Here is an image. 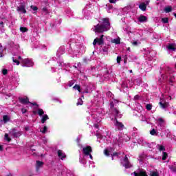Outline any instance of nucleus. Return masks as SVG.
<instances>
[{
  "label": "nucleus",
  "instance_id": "obj_1",
  "mask_svg": "<svg viewBox=\"0 0 176 176\" xmlns=\"http://www.w3.org/2000/svg\"><path fill=\"white\" fill-rule=\"evenodd\" d=\"M102 21V24H98L94 26L95 32L102 34V32H105L111 30V23L109 22V19L104 18Z\"/></svg>",
  "mask_w": 176,
  "mask_h": 176
},
{
  "label": "nucleus",
  "instance_id": "obj_2",
  "mask_svg": "<svg viewBox=\"0 0 176 176\" xmlns=\"http://www.w3.org/2000/svg\"><path fill=\"white\" fill-rule=\"evenodd\" d=\"M21 64H22V67H26L30 68V67H34V62L30 58H24L22 59Z\"/></svg>",
  "mask_w": 176,
  "mask_h": 176
},
{
  "label": "nucleus",
  "instance_id": "obj_3",
  "mask_svg": "<svg viewBox=\"0 0 176 176\" xmlns=\"http://www.w3.org/2000/svg\"><path fill=\"white\" fill-rule=\"evenodd\" d=\"M10 134H12L14 138H20L23 135V131H17L15 128L10 129Z\"/></svg>",
  "mask_w": 176,
  "mask_h": 176
},
{
  "label": "nucleus",
  "instance_id": "obj_4",
  "mask_svg": "<svg viewBox=\"0 0 176 176\" xmlns=\"http://www.w3.org/2000/svg\"><path fill=\"white\" fill-rule=\"evenodd\" d=\"M16 11L19 12V14H25V13H27L25 3H21V4L16 7Z\"/></svg>",
  "mask_w": 176,
  "mask_h": 176
},
{
  "label": "nucleus",
  "instance_id": "obj_5",
  "mask_svg": "<svg viewBox=\"0 0 176 176\" xmlns=\"http://www.w3.org/2000/svg\"><path fill=\"white\" fill-rule=\"evenodd\" d=\"M97 44L99 46H101V45H104V35L102 34L100 38H96L94 40V46H96V45Z\"/></svg>",
  "mask_w": 176,
  "mask_h": 176
},
{
  "label": "nucleus",
  "instance_id": "obj_6",
  "mask_svg": "<svg viewBox=\"0 0 176 176\" xmlns=\"http://www.w3.org/2000/svg\"><path fill=\"white\" fill-rule=\"evenodd\" d=\"M133 174L134 176H148V173L144 169H138V171H135Z\"/></svg>",
  "mask_w": 176,
  "mask_h": 176
},
{
  "label": "nucleus",
  "instance_id": "obj_7",
  "mask_svg": "<svg viewBox=\"0 0 176 176\" xmlns=\"http://www.w3.org/2000/svg\"><path fill=\"white\" fill-rule=\"evenodd\" d=\"M91 152H93V148H91L90 146H87L82 148V153L85 155V156H89Z\"/></svg>",
  "mask_w": 176,
  "mask_h": 176
},
{
  "label": "nucleus",
  "instance_id": "obj_8",
  "mask_svg": "<svg viewBox=\"0 0 176 176\" xmlns=\"http://www.w3.org/2000/svg\"><path fill=\"white\" fill-rule=\"evenodd\" d=\"M19 100L21 104H31V102H30V98H28L27 96H25L24 98L19 97Z\"/></svg>",
  "mask_w": 176,
  "mask_h": 176
},
{
  "label": "nucleus",
  "instance_id": "obj_9",
  "mask_svg": "<svg viewBox=\"0 0 176 176\" xmlns=\"http://www.w3.org/2000/svg\"><path fill=\"white\" fill-rule=\"evenodd\" d=\"M124 164H123V166L125 168H131V164H130V161L129 160V157H127V155H125L124 158Z\"/></svg>",
  "mask_w": 176,
  "mask_h": 176
},
{
  "label": "nucleus",
  "instance_id": "obj_10",
  "mask_svg": "<svg viewBox=\"0 0 176 176\" xmlns=\"http://www.w3.org/2000/svg\"><path fill=\"white\" fill-rule=\"evenodd\" d=\"M115 126H116V127L118 128V130H122L123 129V128L124 127V124H123V123L118 121V119L116 118V124Z\"/></svg>",
  "mask_w": 176,
  "mask_h": 176
},
{
  "label": "nucleus",
  "instance_id": "obj_11",
  "mask_svg": "<svg viewBox=\"0 0 176 176\" xmlns=\"http://www.w3.org/2000/svg\"><path fill=\"white\" fill-rule=\"evenodd\" d=\"M57 153H58V157H60V159H61V160H64V159H65V157H67V155H65V153L63 152L62 150H58Z\"/></svg>",
  "mask_w": 176,
  "mask_h": 176
},
{
  "label": "nucleus",
  "instance_id": "obj_12",
  "mask_svg": "<svg viewBox=\"0 0 176 176\" xmlns=\"http://www.w3.org/2000/svg\"><path fill=\"white\" fill-rule=\"evenodd\" d=\"M110 108L111 109H113V112L115 113V115H119V110L115 108V104H113V102L110 103Z\"/></svg>",
  "mask_w": 176,
  "mask_h": 176
},
{
  "label": "nucleus",
  "instance_id": "obj_13",
  "mask_svg": "<svg viewBox=\"0 0 176 176\" xmlns=\"http://www.w3.org/2000/svg\"><path fill=\"white\" fill-rule=\"evenodd\" d=\"M159 104L160 108H162V109H166V108L168 107V103L166 102H163L161 101L160 102Z\"/></svg>",
  "mask_w": 176,
  "mask_h": 176
},
{
  "label": "nucleus",
  "instance_id": "obj_14",
  "mask_svg": "<svg viewBox=\"0 0 176 176\" xmlns=\"http://www.w3.org/2000/svg\"><path fill=\"white\" fill-rule=\"evenodd\" d=\"M139 8L140 10H142V12H145V10H146V4H145V3H141L139 5Z\"/></svg>",
  "mask_w": 176,
  "mask_h": 176
},
{
  "label": "nucleus",
  "instance_id": "obj_15",
  "mask_svg": "<svg viewBox=\"0 0 176 176\" xmlns=\"http://www.w3.org/2000/svg\"><path fill=\"white\" fill-rule=\"evenodd\" d=\"M164 11L165 12V13H170L173 11V7H171V6H168L164 9Z\"/></svg>",
  "mask_w": 176,
  "mask_h": 176
},
{
  "label": "nucleus",
  "instance_id": "obj_16",
  "mask_svg": "<svg viewBox=\"0 0 176 176\" xmlns=\"http://www.w3.org/2000/svg\"><path fill=\"white\" fill-rule=\"evenodd\" d=\"M46 120H49V116H47V114L43 116V118L41 119V123L43 124L46 122Z\"/></svg>",
  "mask_w": 176,
  "mask_h": 176
},
{
  "label": "nucleus",
  "instance_id": "obj_17",
  "mask_svg": "<svg viewBox=\"0 0 176 176\" xmlns=\"http://www.w3.org/2000/svg\"><path fill=\"white\" fill-rule=\"evenodd\" d=\"M146 17L144 15H141L139 18H138V21H140V23H144V21H146Z\"/></svg>",
  "mask_w": 176,
  "mask_h": 176
},
{
  "label": "nucleus",
  "instance_id": "obj_18",
  "mask_svg": "<svg viewBox=\"0 0 176 176\" xmlns=\"http://www.w3.org/2000/svg\"><path fill=\"white\" fill-rule=\"evenodd\" d=\"M168 50H172L173 52L175 51V45L174 44H169L167 46Z\"/></svg>",
  "mask_w": 176,
  "mask_h": 176
},
{
  "label": "nucleus",
  "instance_id": "obj_19",
  "mask_svg": "<svg viewBox=\"0 0 176 176\" xmlns=\"http://www.w3.org/2000/svg\"><path fill=\"white\" fill-rule=\"evenodd\" d=\"M3 120L4 123H8V122L10 121V118H9L8 116L5 115L3 116Z\"/></svg>",
  "mask_w": 176,
  "mask_h": 176
},
{
  "label": "nucleus",
  "instance_id": "obj_20",
  "mask_svg": "<svg viewBox=\"0 0 176 176\" xmlns=\"http://www.w3.org/2000/svg\"><path fill=\"white\" fill-rule=\"evenodd\" d=\"M4 138L8 142H10L12 141V139L9 137V134L8 133H5Z\"/></svg>",
  "mask_w": 176,
  "mask_h": 176
},
{
  "label": "nucleus",
  "instance_id": "obj_21",
  "mask_svg": "<svg viewBox=\"0 0 176 176\" xmlns=\"http://www.w3.org/2000/svg\"><path fill=\"white\" fill-rule=\"evenodd\" d=\"M168 157V154L166 152H162V160H166Z\"/></svg>",
  "mask_w": 176,
  "mask_h": 176
},
{
  "label": "nucleus",
  "instance_id": "obj_22",
  "mask_svg": "<svg viewBox=\"0 0 176 176\" xmlns=\"http://www.w3.org/2000/svg\"><path fill=\"white\" fill-rule=\"evenodd\" d=\"M113 43H116V45H120V38H114L112 41Z\"/></svg>",
  "mask_w": 176,
  "mask_h": 176
},
{
  "label": "nucleus",
  "instance_id": "obj_23",
  "mask_svg": "<svg viewBox=\"0 0 176 176\" xmlns=\"http://www.w3.org/2000/svg\"><path fill=\"white\" fill-rule=\"evenodd\" d=\"M73 89L74 90H78V91H79V93H80V86L79 85H75L74 87H73Z\"/></svg>",
  "mask_w": 176,
  "mask_h": 176
},
{
  "label": "nucleus",
  "instance_id": "obj_24",
  "mask_svg": "<svg viewBox=\"0 0 176 176\" xmlns=\"http://www.w3.org/2000/svg\"><path fill=\"white\" fill-rule=\"evenodd\" d=\"M38 115H39V116H43V115H45V111H43V109H38Z\"/></svg>",
  "mask_w": 176,
  "mask_h": 176
},
{
  "label": "nucleus",
  "instance_id": "obj_25",
  "mask_svg": "<svg viewBox=\"0 0 176 176\" xmlns=\"http://www.w3.org/2000/svg\"><path fill=\"white\" fill-rule=\"evenodd\" d=\"M150 176H159V172L157 171H151Z\"/></svg>",
  "mask_w": 176,
  "mask_h": 176
},
{
  "label": "nucleus",
  "instance_id": "obj_26",
  "mask_svg": "<svg viewBox=\"0 0 176 176\" xmlns=\"http://www.w3.org/2000/svg\"><path fill=\"white\" fill-rule=\"evenodd\" d=\"M20 32H28V28H27L25 27H21Z\"/></svg>",
  "mask_w": 176,
  "mask_h": 176
},
{
  "label": "nucleus",
  "instance_id": "obj_27",
  "mask_svg": "<svg viewBox=\"0 0 176 176\" xmlns=\"http://www.w3.org/2000/svg\"><path fill=\"white\" fill-rule=\"evenodd\" d=\"M157 146L159 147L158 149L160 152H162V151H166V148H164V146L158 144Z\"/></svg>",
  "mask_w": 176,
  "mask_h": 176
},
{
  "label": "nucleus",
  "instance_id": "obj_28",
  "mask_svg": "<svg viewBox=\"0 0 176 176\" xmlns=\"http://www.w3.org/2000/svg\"><path fill=\"white\" fill-rule=\"evenodd\" d=\"M36 167H42L43 166V162L41 161H36Z\"/></svg>",
  "mask_w": 176,
  "mask_h": 176
},
{
  "label": "nucleus",
  "instance_id": "obj_29",
  "mask_svg": "<svg viewBox=\"0 0 176 176\" xmlns=\"http://www.w3.org/2000/svg\"><path fill=\"white\" fill-rule=\"evenodd\" d=\"M40 131H41V133H42L43 134H45V133H46V131H47V126H44L43 130H41Z\"/></svg>",
  "mask_w": 176,
  "mask_h": 176
},
{
  "label": "nucleus",
  "instance_id": "obj_30",
  "mask_svg": "<svg viewBox=\"0 0 176 176\" xmlns=\"http://www.w3.org/2000/svg\"><path fill=\"white\" fill-rule=\"evenodd\" d=\"M146 109H147V111H151L152 109V104H147L146 105Z\"/></svg>",
  "mask_w": 176,
  "mask_h": 176
},
{
  "label": "nucleus",
  "instance_id": "obj_31",
  "mask_svg": "<svg viewBox=\"0 0 176 176\" xmlns=\"http://www.w3.org/2000/svg\"><path fill=\"white\" fill-rule=\"evenodd\" d=\"M173 83H174V77H170L169 85H170V86H173Z\"/></svg>",
  "mask_w": 176,
  "mask_h": 176
},
{
  "label": "nucleus",
  "instance_id": "obj_32",
  "mask_svg": "<svg viewBox=\"0 0 176 176\" xmlns=\"http://www.w3.org/2000/svg\"><path fill=\"white\" fill-rule=\"evenodd\" d=\"M169 168L173 173H176V166H169Z\"/></svg>",
  "mask_w": 176,
  "mask_h": 176
},
{
  "label": "nucleus",
  "instance_id": "obj_33",
  "mask_svg": "<svg viewBox=\"0 0 176 176\" xmlns=\"http://www.w3.org/2000/svg\"><path fill=\"white\" fill-rule=\"evenodd\" d=\"M77 105H83V100H82V98L78 100Z\"/></svg>",
  "mask_w": 176,
  "mask_h": 176
},
{
  "label": "nucleus",
  "instance_id": "obj_34",
  "mask_svg": "<svg viewBox=\"0 0 176 176\" xmlns=\"http://www.w3.org/2000/svg\"><path fill=\"white\" fill-rule=\"evenodd\" d=\"M12 61L13 63H15L16 65H20V61L17 60V59H14V58L12 57Z\"/></svg>",
  "mask_w": 176,
  "mask_h": 176
},
{
  "label": "nucleus",
  "instance_id": "obj_35",
  "mask_svg": "<svg viewBox=\"0 0 176 176\" xmlns=\"http://www.w3.org/2000/svg\"><path fill=\"white\" fill-rule=\"evenodd\" d=\"M162 21L167 24V23H168V18H162Z\"/></svg>",
  "mask_w": 176,
  "mask_h": 176
},
{
  "label": "nucleus",
  "instance_id": "obj_36",
  "mask_svg": "<svg viewBox=\"0 0 176 176\" xmlns=\"http://www.w3.org/2000/svg\"><path fill=\"white\" fill-rule=\"evenodd\" d=\"M104 153L106 156H109V150L108 149H104Z\"/></svg>",
  "mask_w": 176,
  "mask_h": 176
},
{
  "label": "nucleus",
  "instance_id": "obj_37",
  "mask_svg": "<svg viewBox=\"0 0 176 176\" xmlns=\"http://www.w3.org/2000/svg\"><path fill=\"white\" fill-rule=\"evenodd\" d=\"M150 134L151 135H155V134H156V130H155V129H153L151 131H150Z\"/></svg>",
  "mask_w": 176,
  "mask_h": 176
},
{
  "label": "nucleus",
  "instance_id": "obj_38",
  "mask_svg": "<svg viewBox=\"0 0 176 176\" xmlns=\"http://www.w3.org/2000/svg\"><path fill=\"white\" fill-rule=\"evenodd\" d=\"M30 8L32 9V10H34V11L38 10V7H36L35 6H31Z\"/></svg>",
  "mask_w": 176,
  "mask_h": 176
},
{
  "label": "nucleus",
  "instance_id": "obj_39",
  "mask_svg": "<svg viewBox=\"0 0 176 176\" xmlns=\"http://www.w3.org/2000/svg\"><path fill=\"white\" fill-rule=\"evenodd\" d=\"M120 61H122V57L121 56H117V63H118V64H120Z\"/></svg>",
  "mask_w": 176,
  "mask_h": 176
},
{
  "label": "nucleus",
  "instance_id": "obj_40",
  "mask_svg": "<svg viewBox=\"0 0 176 176\" xmlns=\"http://www.w3.org/2000/svg\"><path fill=\"white\" fill-rule=\"evenodd\" d=\"M43 12H45V14H47L49 13V12L47 11V8L46 7H44L42 9Z\"/></svg>",
  "mask_w": 176,
  "mask_h": 176
},
{
  "label": "nucleus",
  "instance_id": "obj_41",
  "mask_svg": "<svg viewBox=\"0 0 176 176\" xmlns=\"http://www.w3.org/2000/svg\"><path fill=\"white\" fill-rule=\"evenodd\" d=\"M2 74H3V75H8V69H3L2 70Z\"/></svg>",
  "mask_w": 176,
  "mask_h": 176
},
{
  "label": "nucleus",
  "instance_id": "obj_42",
  "mask_svg": "<svg viewBox=\"0 0 176 176\" xmlns=\"http://www.w3.org/2000/svg\"><path fill=\"white\" fill-rule=\"evenodd\" d=\"M104 53L108 52V47H104L102 49Z\"/></svg>",
  "mask_w": 176,
  "mask_h": 176
},
{
  "label": "nucleus",
  "instance_id": "obj_43",
  "mask_svg": "<svg viewBox=\"0 0 176 176\" xmlns=\"http://www.w3.org/2000/svg\"><path fill=\"white\" fill-rule=\"evenodd\" d=\"M30 104H31L32 105L36 106V108H39V104H36V102H31Z\"/></svg>",
  "mask_w": 176,
  "mask_h": 176
},
{
  "label": "nucleus",
  "instance_id": "obj_44",
  "mask_svg": "<svg viewBox=\"0 0 176 176\" xmlns=\"http://www.w3.org/2000/svg\"><path fill=\"white\" fill-rule=\"evenodd\" d=\"M158 121H159L160 123H164V120L162 118H160L158 119Z\"/></svg>",
  "mask_w": 176,
  "mask_h": 176
},
{
  "label": "nucleus",
  "instance_id": "obj_45",
  "mask_svg": "<svg viewBox=\"0 0 176 176\" xmlns=\"http://www.w3.org/2000/svg\"><path fill=\"white\" fill-rule=\"evenodd\" d=\"M27 109H25V108H23V109H21V112H22V113H26V112H27Z\"/></svg>",
  "mask_w": 176,
  "mask_h": 176
},
{
  "label": "nucleus",
  "instance_id": "obj_46",
  "mask_svg": "<svg viewBox=\"0 0 176 176\" xmlns=\"http://www.w3.org/2000/svg\"><path fill=\"white\" fill-rule=\"evenodd\" d=\"M132 45H133V46H138V41H133V42L132 43Z\"/></svg>",
  "mask_w": 176,
  "mask_h": 176
},
{
  "label": "nucleus",
  "instance_id": "obj_47",
  "mask_svg": "<svg viewBox=\"0 0 176 176\" xmlns=\"http://www.w3.org/2000/svg\"><path fill=\"white\" fill-rule=\"evenodd\" d=\"M150 2H151V0H146V1H145V5H146V6H148V5H149V3H150Z\"/></svg>",
  "mask_w": 176,
  "mask_h": 176
},
{
  "label": "nucleus",
  "instance_id": "obj_48",
  "mask_svg": "<svg viewBox=\"0 0 176 176\" xmlns=\"http://www.w3.org/2000/svg\"><path fill=\"white\" fill-rule=\"evenodd\" d=\"M110 3H116V0H109Z\"/></svg>",
  "mask_w": 176,
  "mask_h": 176
},
{
  "label": "nucleus",
  "instance_id": "obj_49",
  "mask_svg": "<svg viewBox=\"0 0 176 176\" xmlns=\"http://www.w3.org/2000/svg\"><path fill=\"white\" fill-rule=\"evenodd\" d=\"M3 151V146L0 144V152H2Z\"/></svg>",
  "mask_w": 176,
  "mask_h": 176
},
{
  "label": "nucleus",
  "instance_id": "obj_50",
  "mask_svg": "<svg viewBox=\"0 0 176 176\" xmlns=\"http://www.w3.org/2000/svg\"><path fill=\"white\" fill-rule=\"evenodd\" d=\"M88 156H89V158L93 160V155H91V153H89V155H88Z\"/></svg>",
  "mask_w": 176,
  "mask_h": 176
},
{
  "label": "nucleus",
  "instance_id": "obj_51",
  "mask_svg": "<svg viewBox=\"0 0 176 176\" xmlns=\"http://www.w3.org/2000/svg\"><path fill=\"white\" fill-rule=\"evenodd\" d=\"M140 98V96L138 95L135 96V99L138 100Z\"/></svg>",
  "mask_w": 176,
  "mask_h": 176
},
{
  "label": "nucleus",
  "instance_id": "obj_52",
  "mask_svg": "<svg viewBox=\"0 0 176 176\" xmlns=\"http://www.w3.org/2000/svg\"><path fill=\"white\" fill-rule=\"evenodd\" d=\"M25 131H28L30 130V128L29 127H25Z\"/></svg>",
  "mask_w": 176,
  "mask_h": 176
},
{
  "label": "nucleus",
  "instance_id": "obj_53",
  "mask_svg": "<svg viewBox=\"0 0 176 176\" xmlns=\"http://www.w3.org/2000/svg\"><path fill=\"white\" fill-rule=\"evenodd\" d=\"M72 85H74V83H71V82H69V87H71L72 86Z\"/></svg>",
  "mask_w": 176,
  "mask_h": 176
},
{
  "label": "nucleus",
  "instance_id": "obj_54",
  "mask_svg": "<svg viewBox=\"0 0 176 176\" xmlns=\"http://www.w3.org/2000/svg\"><path fill=\"white\" fill-rule=\"evenodd\" d=\"M18 60H23V59L21 58V57L20 56H18Z\"/></svg>",
  "mask_w": 176,
  "mask_h": 176
},
{
  "label": "nucleus",
  "instance_id": "obj_55",
  "mask_svg": "<svg viewBox=\"0 0 176 176\" xmlns=\"http://www.w3.org/2000/svg\"><path fill=\"white\" fill-rule=\"evenodd\" d=\"M113 156H118V153H114Z\"/></svg>",
  "mask_w": 176,
  "mask_h": 176
},
{
  "label": "nucleus",
  "instance_id": "obj_56",
  "mask_svg": "<svg viewBox=\"0 0 176 176\" xmlns=\"http://www.w3.org/2000/svg\"><path fill=\"white\" fill-rule=\"evenodd\" d=\"M0 25H3V21L0 22Z\"/></svg>",
  "mask_w": 176,
  "mask_h": 176
},
{
  "label": "nucleus",
  "instance_id": "obj_57",
  "mask_svg": "<svg viewBox=\"0 0 176 176\" xmlns=\"http://www.w3.org/2000/svg\"><path fill=\"white\" fill-rule=\"evenodd\" d=\"M126 50H127L128 52H130V47H129L128 48H126Z\"/></svg>",
  "mask_w": 176,
  "mask_h": 176
},
{
  "label": "nucleus",
  "instance_id": "obj_58",
  "mask_svg": "<svg viewBox=\"0 0 176 176\" xmlns=\"http://www.w3.org/2000/svg\"><path fill=\"white\" fill-rule=\"evenodd\" d=\"M3 54H2V52H0V57H3Z\"/></svg>",
  "mask_w": 176,
  "mask_h": 176
},
{
  "label": "nucleus",
  "instance_id": "obj_59",
  "mask_svg": "<svg viewBox=\"0 0 176 176\" xmlns=\"http://www.w3.org/2000/svg\"><path fill=\"white\" fill-rule=\"evenodd\" d=\"M130 74H133V70H129Z\"/></svg>",
  "mask_w": 176,
  "mask_h": 176
},
{
  "label": "nucleus",
  "instance_id": "obj_60",
  "mask_svg": "<svg viewBox=\"0 0 176 176\" xmlns=\"http://www.w3.org/2000/svg\"><path fill=\"white\" fill-rule=\"evenodd\" d=\"M33 113H34V115H36V111H33Z\"/></svg>",
  "mask_w": 176,
  "mask_h": 176
},
{
  "label": "nucleus",
  "instance_id": "obj_61",
  "mask_svg": "<svg viewBox=\"0 0 176 176\" xmlns=\"http://www.w3.org/2000/svg\"><path fill=\"white\" fill-rule=\"evenodd\" d=\"M6 176H12V175L10 173H9L8 175H7Z\"/></svg>",
  "mask_w": 176,
  "mask_h": 176
},
{
  "label": "nucleus",
  "instance_id": "obj_62",
  "mask_svg": "<svg viewBox=\"0 0 176 176\" xmlns=\"http://www.w3.org/2000/svg\"><path fill=\"white\" fill-rule=\"evenodd\" d=\"M173 15H174L175 17L176 18V13H173Z\"/></svg>",
  "mask_w": 176,
  "mask_h": 176
},
{
  "label": "nucleus",
  "instance_id": "obj_63",
  "mask_svg": "<svg viewBox=\"0 0 176 176\" xmlns=\"http://www.w3.org/2000/svg\"><path fill=\"white\" fill-rule=\"evenodd\" d=\"M1 47H2V44H0V49H1Z\"/></svg>",
  "mask_w": 176,
  "mask_h": 176
},
{
  "label": "nucleus",
  "instance_id": "obj_64",
  "mask_svg": "<svg viewBox=\"0 0 176 176\" xmlns=\"http://www.w3.org/2000/svg\"><path fill=\"white\" fill-rule=\"evenodd\" d=\"M157 1H160V0H157Z\"/></svg>",
  "mask_w": 176,
  "mask_h": 176
}]
</instances>
